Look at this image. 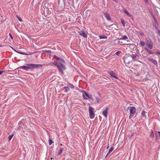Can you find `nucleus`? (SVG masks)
<instances>
[{
    "mask_svg": "<svg viewBox=\"0 0 160 160\" xmlns=\"http://www.w3.org/2000/svg\"><path fill=\"white\" fill-rule=\"evenodd\" d=\"M54 58H56L59 62L57 63H53V64L57 67L62 73L63 74V71L66 69L65 66L64 65L65 62L63 59L57 57L56 55L54 56Z\"/></svg>",
    "mask_w": 160,
    "mask_h": 160,
    "instance_id": "f257e3e1",
    "label": "nucleus"
},
{
    "mask_svg": "<svg viewBox=\"0 0 160 160\" xmlns=\"http://www.w3.org/2000/svg\"><path fill=\"white\" fill-rule=\"evenodd\" d=\"M26 66H22L20 67L19 68L22 69L25 71H28L29 69L33 70L34 68H37L42 65L41 64H27Z\"/></svg>",
    "mask_w": 160,
    "mask_h": 160,
    "instance_id": "f03ea898",
    "label": "nucleus"
},
{
    "mask_svg": "<svg viewBox=\"0 0 160 160\" xmlns=\"http://www.w3.org/2000/svg\"><path fill=\"white\" fill-rule=\"evenodd\" d=\"M123 59L124 60V62L125 63L128 64L132 62V58L129 54H126L123 57Z\"/></svg>",
    "mask_w": 160,
    "mask_h": 160,
    "instance_id": "7ed1b4c3",
    "label": "nucleus"
},
{
    "mask_svg": "<svg viewBox=\"0 0 160 160\" xmlns=\"http://www.w3.org/2000/svg\"><path fill=\"white\" fill-rule=\"evenodd\" d=\"M130 56H131V58H132V61H138V58L139 56L135 52H132L131 53L129 54Z\"/></svg>",
    "mask_w": 160,
    "mask_h": 160,
    "instance_id": "20e7f679",
    "label": "nucleus"
},
{
    "mask_svg": "<svg viewBox=\"0 0 160 160\" xmlns=\"http://www.w3.org/2000/svg\"><path fill=\"white\" fill-rule=\"evenodd\" d=\"M94 109L91 106L89 107V112L90 118L93 119L95 116V114L93 112Z\"/></svg>",
    "mask_w": 160,
    "mask_h": 160,
    "instance_id": "39448f33",
    "label": "nucleus"
},
{
    "mask_svg": "<svg viewBox=\"0 0 160 160\" xmlns=\"http://www.w3.org/2000/svg\"><path fill=\"white\" fill-rule=\"evenodd\" d=\"M136 111V109L135 107L132 106L131 107L130 110V115L129 116V118H130L133 116L132 114H135Z\"/></svg>",
    "mask_w": 160,
    "mask_h": 160,
    "instance_id": "423d86ee",
    "label": "nucleus"
},
{
    "mask_svg": "<svg viewBox=\"0 0 160 160\" xmlns=\"http://www.w3.org/2000/svg\"><path fill=\"white\" fill-rule=\"evenodd\" d=\"M86 96L88 98L90 99H92V96L91 94H89L87 93L85 91L83 92V93L82 94V96L83 98L84 99L86 100L87 99V98L85 97Z\"/></svg>",
    "mask_w": 160,
    "mask_h": 160,
    "instance_id": "0eeeda50",
    "label": "nucleus"
},
{
    "mask_svg": "<svg viewBox=\"0 0 160 160\" xmlns=\"http://www.w3.org/2000/svg\"><path fill=\"white\" fill-rule=\"evenodd\" d=\"M152 16L154 20L155 21V23L153 24V25L154 26L155 28L158 30V24L157 22V19H156V18L155 17L154 15H153V14L152 15Z\"/></svg>",
    "mask_w": 160,
    "mask_h": 160,
    "instance_id": "6e6552de",
    "label": "nucleus"
},
{
    "mask_svg": "<svg viewBox=\"0 0 160 160\" xmlns=\"http://www.w3.org/2000/svg\"><path fill=\"white\" fill-rule=\"evenodd\" d=\"M109 74L112 77L117 79H118V78L116 75V74L112 71H110L108 72Z\"/></svg>",
    "mask_w": 160,
    "mask_h": 160,
    "instance_id": "1a4fd4ad",
    "label": "nucleus"
},
{
    "mask_svg": "<svg viewBox=\"0 0 160 160\" xmlns=\"http://www.w3.org/2000/svg\"><path fill=\"white\" fill-rule=\"evenodd\" d=\"M108 107H107L105 109L103 110L102 112L103 115L105 117L107 118L108 117Z\"/></svg>",
    "mask_w": 160,
    "mask_h": 160,
    "instance_id": "9d476101",
    "label": "nucleus"
},
{
    "mask_svg": "<svg viewBox=\"0 0 160 160\" xmlns=\"http://www.w3.org/2000/svg\"><path fill=\"white\" fill-rule=\"evenodd\" d=\"M79 34L85 38H87V36L83 31H79L78 32Z\"/></svg>",
    "mask_w": 160,
    "mask_h": 160,
    "instance_id": "9b49d317",
    "label": "nucleus"
},
{
    "mask_svg": "<svg viewBox=\"0 0 160 160\" xmlns=\"http://www.w3.org/2000/svg\"><path fill=\"white\" fill-rule=\"evenodd\" d=\"M148 59L152 63H154L155 65H156L157 64V62L154 59L152 58H148Z\"/></svg>",
    "mask_w": 160,
    "mask_h": 160,
    "instance_id": "f8f14e48",
    "label": "nucleus"
},
{
    "mask_svg": "<svg viewBox=\"0 0 160 160\" xmlns=\"http://www.w3.org/2000/svg\"><path fill=\"white\" fill-rule=\"evenodd\" d=\"M104 15H105V16L106 18V19L110 21H111V17L110 16V15L107 13H104Z\"/></svg>",
    "mask_w": 160,
    "mask_h": 160,
    "instance_id": "ddd939ff",
    "label": "nucleus"
},
{
    "mask_svg": "<svg viewBox=\"0 0 160 160\" xmlns=\"http://www.w3.org/2000/svg\"><path fill=\"white\" fill-rule=\"evenodd\" d=\"M18 52V53L23 54V55H32V54H33L34 53V52H29V53H26L25 52Z\"/></svg>",
    "mask_w": 160,
    "mask_h": 160,
    "instance_id": "4468645a",
    "label": "nucleus"
},
{
    "mask_svg": "<svg viewBox=\"0 0 160 160\" xmlns=\"http://www.w3.org/2000/svg\"><path fill=\"white\" fill-rule=\"evenodd\" d=\"M157 138L160 139V132L156 131L155 133Z\"/></svg>",
    "mask_w": 160,
    "mask_h": 160,
    "instance_id": "2eb2a0df",
    "label": "nucleus"
},
{
    "mask_svg": "<svg viewBox=\"0 0 160 160\" xmlns=\"http://www.w3.org/2000/svg\"><path fill=\"white\" fill-rule=\"evenodd\" d=\"M113 149H114V148L113 147H111L110 148V149H109V150L108 152V153L106 155V158L108 156V154H110L111 152L113 150Z\"/></svg>",
    "mask_w": 160,
    "mask_h": 160,
    "instance_id": "dca6fc26",
    "label": "nucleus"
},
{
    "mask_svg": "<svg viewBox=\"0 0 160 160\" xmlns=\"http://www.w3.org/2000/svg\"><path fill=\"white\" fill-rule=\"evenodd\" d=\"M152 43V41L149 39L146 40V45H148Z\"/></svg>",
    "mask_w": 160,
    "mask_h": 160,
    "instance_id": "f3484780",
    "label": "nucleus"
},
{
    "mask_svg": "<svg viewBox=\"0 0 160 160\" xmlns=\"http://www.w3.org/2000/svg\"><path fill=\"white\" fill-rule=\"evenodd\" d=\"M63 150V148H60V149L58 151V155H60L61 154V153H62V152Z\"/></svg>",
    "mask_w": 160,
    "mask_h": 160,
    "instance_id": "a211bd4d",
    "label": "nucleus"
},
{
    "mask_svg": "<svg viewBox=\"0 0 160 160\" xmlns=\"http://www.w3.org/2000/svg\"><path fill=\"white\" fill-rule=\"evenodd\" d=\"M145 50L146 51H147L148 53L149 54H153V52L151 51L150 50L148 49V48H145Z\"/></svg>",
    "mask_w": 160,
    "mask_h": 160,
    "instance_id": "6ab92c4d",
    "label": "nucleus"
},
{
    "mask_svg": "<svg viewBox=\"0 0 160 160\" xmlns=\"http://www.w3.org/2000/svg\"><path fill=\"white\" fill-rule=\"evenodd\" d=\"M99 38L100 39H107V37L105 36H99Z\"/></svg>",
    "mask_w": 160,
    "mask_h": 160,
    "instance_id": "aec40b11",
    "label": "nucleus"
},
{
    "mask_svg": "<svg viewBox=\"0 0 160 160\" xmlns=\"http://www.w3.org/2000/svg\"><path fill=\"white\" fill-rule=\"evenodd\" d=\"M154 134L153 133V131L152 130H151V133L150 135V137H151V138H154Z\"/></svg>",
    "mask_w": 160,
    "mask_h": 160,
    "instance_id": "412c9836",
    "label": "nucleus"
},
{
    "mask_svg": "<svg viewBox=\"0 0 160 160\" xmlns=\"http://www.w3.org/2000/svg\"><path fill=\"white\" fill-rule=\"evenodd\" d=\"M128 37L126 35H123L122 36V38H120V39L125 40L127 39H128Z\"/></svg>",
    "mask_w": 160,
    "mask_h": 160,
    "instance_id": "4be33fe9",
    "label": "nucleus"
},
{
    "mask_svg": "<svg viewBox=\"0 0 160 160\" xmlns=\"http://www.w3.org/2000/svg\"><path fill=\"white\" fill-rule=\"evenodd\" d=\"M148 46V47L150 49H151L153 47V44L152 43H151L150 44H149L147 45Z\"/></svg>",
    "mask_w": 160,
    "mask_h": 160,
    "instance_id": "5701e85b",
    "label": "nucleus"
},
{
    "mask_svg": "<svg viewBox=\"0 0 160 160\" xmlns=\"http://www.w3.org/2000/svg\"><path fill=\"white\" fill-rule=\"evenodd\" d=\"M13 134H12V135H9L8 137V141H10L12 138V137H13Z\"/></svg>",
    "mask_w": 160,
    "mask_h": 160,
    "instance_id": "b1692460",
    "label": "nucleus"
},
{
    "mask_svg": "<svg viewBox=\"0 0 160 160\" xmlns=\"http://www.w3.org/2000/svg\"><path fill=\"white\" fill-rule=\"evenodd\" d=\"M121 22L122 23V24L123 26L124 27H125V23L124 20L123 19H121Z\"/></svg>",
    "mask_w": 160,
    "mask_h": 160,
    "instance_id": "393cba45",
    "label": "nucleus"
},
{
    "mask_svg": "<svg viewBox=\"0 0 160 160\" xmlns=\"http://www.w3.org/2000/svg\"><path fill=\"white\" fill-rule=\"evenodd\" d=\"M124 12L127 14V15L128 16H130V14L127 12V11L126 10H125L124 11Z\"/></svg>",
    "mask_w": 160,
    "mask_h": 160,
    "instance_id": "a878e982",
    "label": "nucleus"
},
{
    "mask_svg": "<svg viewBox=\"0 0 160 160\" xmlns=\"http://www.w3.org/2000/svg\"><path fill=\"white\" fill-rule=\"evenodd\" d=\"M53 142L52 140H51L50 138L49 139V144L50 145H51Z\"/></svg>",
    "mask_w": 160,
    "mask_h": 160,
    "instance_id": "bb28decb",
    "label": "nucleus"
},
{
    "mask_svg": "<svg viewBox=\"0 0 160 160\" xmlns=\"http://www.w3.org/2000/svg\"><path fill=\"white\" fill-rule=\"evenodd\" d=\"M140 44L142 46H144L145 45V43L141 41L140 42Z\"/></svg>",
    "mask_w": 160,
    "mask_h": 160,
    "instance_id": "cd10ccee",
    "label": "nucleus"
},
{
    "mask_svg": "<svg viewBox=\"0 0 160 160\" xmlns=\"http://www.w3.org/2000/svg\"><path fill=\"white\" fill-rule=\"evenodd\" d=\"M142 115L143 117H146L145 112L144 111H142Z\"/></svg>",
    "mask_w": 160,
    "mask_h": 160,
    "instance_id": "c85d7f7f",
    "label": "nucleus"
},
{
    "mask_svg": "<svg viewBox=\"0 0 160 160\" xmlns=\"http://www.w3.org/2000/svg\"><path fill=\"white\" fill-rule=\"evenodd\" d=\"M63 88L65 89V92H67L68 91H69V89L68 87H64Z\"/></svg>",
    "mask_w": 160,
    "mask_h": 160,
    "instance_id": "c756f323",
    "label": "nucleus"
},
{
    "mask_svg": "<svg viewBox=\"0 0 160 160\" xmlns=\"http://www.w3.org/2000/svg\"><path fill=\"white\" fill-rule=\"evenodd\" d=\"M121 53V51H118L116 53V54L117 55L119 56V54Z\"/></svg>",
    "mask_w": 160,
    "mask_h": 160,
    "instance_id": "7c9ffc66",
    "label": "nucleus"
},
{
    "mask_svg": "<svg viewBox=\"0 0 160 160\" xmlns=\"http://www.w3.org/2000/svg\"><path fill=\"white\" fill-rule=\"evenodd\" d=\"M69 87L70 88H74V86H73V85L72 84H71V83H70V84H69Z\"/></svg>",
    "mask_w": 160,
    "mask_h": 160,
    "instance_id": "2f4dec72",
    "label": "nucleus"
},
{
    "mask_svg": "<svg viewBox=\"0 0 160 160\" xmlns=\"http://www.w3.org/2000/svg\"><path fill=\"white\" fill-rule=\"evenodd\" d=\"M45 52H47V53H50L51 52V50H45L44 51Z\"/></svg>",
    "mask_w": 160,
    "mask_h": 160,
    "instance_id": "473e14b6",
    "label": "nucleus"
},
{
    "mask_svg": "<svg viewBox=\"0 0 160 160\" xmlns=\"http://www.w3.org/2000/svg\"><path fill=\"white\" fill-rule=\"evenodd\" d=\"M19 20L20 21V22H22V19L20 17H19L18 16H17Z\"/></svg>",
    "mask_w": 160,
    "mask_h": 160,
    "instance_id": "72a5a7b5",
    "label": "nucleus"
},
{
    "mask_svg": "<svg viewBox=\"0 0 160 160\" xmlns=\"http://www.w3.org/2000/svg\"><path fill=\"white\" fill-rule=\"evenodd\" d=\"M5 72L4 71H0V75L2 74L3 73Z\"/></svg>",
    "mask_w": 160,
    "mask_h": 160,
    "instance_id": "f704fd0d",
    "label": "nucleus"
},
{
    "mask_svg": "<svg viewBox=\"0 0 160 160\" xmlns=\"http://www.w3.org/2000/svg\"><path fill=\"white\" fill-rule=\"evenodd\" d=\"M9 36H10V38L12 39H13V37L12 36V35L10 33H9Z\"/></svg>",
    "mask_w": 160,
    "mask_h": 160,
    "instance_id": "c9c22d12",
    "label": "nucleus"
},
{
    "mask_svg": "<svg viewBox=\"0 0 160 160\" xmlns=\"http://www.w3.org/2000/svg\"><path fill=\"white\" fill-rule=\"evenodd\" d=\"M155 53H157L160 55V52L158 51H157L155 52Z\"/></svg>",
    "mask_w": 160,
    "mask_h": 160,
    "instance_id": "e433bc0d",
    "label": "nucleus"
},
{
    "mask_svg": "<svg viewBox=\"0 0 160 160\" xmlns=\"http://www.w3.org/2000/svg\"><path fill=\"white\" fill-rule=\"evenodd\" d=\"M145 2H146V3L147 4V3H148V0H145Z\"/></svg>",
    "mask_w": 160,
    "mask_h": 160,
    "instance_id": "4c0bfd02",
    "label": "nucleus"
},
{
    "mask_svg": "<svg viewBox=\"0 0 160 160\" xmlns=\"http://www.w3.org/2000/svg\"><path fill=\"white\" fill-rule=\"evenodd\" d=\"M118 43L119 44H120V43H122V42H120V41H119L118 42Z\"/></svg>",
    "mask_w": 160,
    "mask_h": 160,
    "instance_id": "58836bf2",
    "label": "nucleus"
},
{
    "mask_svg": "<svg viewBox=\"0 0 160 160\" xmlns=\"http://www.w3.org/2000/svg\"><path fill=\"white\" fill-rule=\"evenodd\" d=\"M158 32L159 35H160V31L159 30H158Z\"/></svg>",
    "mask_w": 160,
    "mask_h": 160,
    "instance_id": "ea45409f",
    "label": "nucleus"
},
{
    "mask_svg": "<svg viewBox=\"0 0 160 160\" xmlns=\"http://www.w3.org/2000/svg\"><path fill=\"white\" fill-rule=\"evenodd\" d=\"M113 1L115 2H117L118 0H113Z\"/></svg>",
    "mask_w": 160,
    "mask_h": 160,
    "instance_id": "a19ab883",
    "label": "nucleus"
},
{
    "mask_svg": "<svg viewBox=\"0 0 160 160\" xmlns=\"http://www.w3.org/2000/svg\"><path fill=\"white\" fill-rule=\"evenodd\" d=\"M128 45H129V46H131V45L133 46V44H128Z\"/></svg>",
    "mask_w": 160,
    "mask_h": 160,
    "instance_id": "79ce46f5",
    "label": "nucleus"
},
{
    "mask_svg": "<svg viewBox=\"0 0 160 160\" xmlns=\"http://www.w3.org/2000/svg\"><path fill=\"white\" fill-rule=\"evenodd\" d=\"M109 145H108V147H107V149H108V148H109Z\"/></svg>",
    "mask_w": 160,
    "mask_h": 160,
    "instance_id": "37998d69",
    "label": "nucleus"
},
{
    "mask_svg": "<svg viewBox=\"0 0 160 160\" xmlns=\"http://www.w3.org/2000/svg\"><path fill=\"white\" fill-rule=\"evenodd\" d=\"M60 145H61V146L62 145V144H60Z\"/></svg>",
    "mask_w": 160,
    "mask_h": 160,
    "instance_id": "c03bdc74",
    "label": "nucleus"
},
{
    "mask_svg": "<svg viewBox=\"0 0 160 160\" xmlns=\"http://www.w3.org/2000/svg\"><path fill=\"white\" fill-rule=\"evenodd\" d=\"M159 0V2H160V0Z\"/></svg>",
    "mask_w": 160,
    "mask_h": 160,
    "instance_id": "a18cd8bd",
    "label": "nucleus"
}]
</instances>
